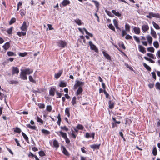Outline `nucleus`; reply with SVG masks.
I'll list each match as a JSON object with an SVG mask.
<instances>
[{
	"label": "nucleus",
	"mask_w": 160,
	"mask_h": 160,
	"mask_svg": "<svg viewBox=\"0 0 160 160\" xmlns=\"http://www.w3.org/2000/svg\"><path fill=\"white\" fill-rule=\"evenodd\" d=\"M28 25L29 23H28L26 21H24L20 29L22 31L26 32L28 30Z\"/></svg>",
	"instance_id": "f257e3e1"
},
{
	"label": "nucleus",
	"mask_w": 160,
	"mask_h": 160,
	"mask_svg": "<svg viewBox=\"0 0 160 160\" xmlns=\"http://www.w3.org/2000/svg\"><path fill=\"white\" fill-rule=\"evenodd\" d=\"M57 45L58 47L63 48L67 46V43L65 41L59 40L57 42Z\"/></svg>",
	"instance_id": "f03ea898"
},
{
	"label": "nucleus",
	"mask_w": 160,
	"mask_h": 160,
	"mask_svg": "<svg viewBox=\"0 0 160 160\" xmlns=\"http://www.w3.org/2000/svg\"><path fill=\"white\" fill-rule=\"evenodd\" d=\"M89 44L90 46V48L91 49L94 50L95 51V52H98V49L97 48L96 46L92 43V41H89Z\"/></svg>",
	"instance_id": "7ed1b4c3"
},
{
	"label": "nucleus",
	"mask_w": 160,
	"mask_h": 160,
	"mask_svg": "<svg viewBox=\"0 0 160 160\" xmlns=\"http://www.w3.org/2000/svg\"><path fill=\"white\" fill-rule=\"evenodd\" d=\"M70 2L69 0H63L62 3L60 4L61 7H63L69 4Z\"/></svg>",
	"instance_id": "20e7f679"
},
{
	"label": "nucleus",
	"mask_w": 160,
	"mask_h": 160,
	"mask_svg": "<svg viewBox=\"0 0 160 160\" xmlns=\"http://www.w3.org/2000/svg\"><path fill=\"white\" fill-rule=\"evenodd\" d=\"M19 72V69L17 67H12V74L14 75L15 74H18Z\"/></svg>",
	"instance_id": "39448f33"
},
{
	"label": "nucleus",
	"mask_w": 160,
	"mask_h": 160,
	"mask_svg": "<svg viewBox=\"0 0 160 160\" xmlns=\"http://www.w3.org/2000/svg\"><path fill=\"white\" fill-rule=\"evenodd\" d=\"M21 72L20 73V77L21 79L23 80H26L27 79V75L21 70Z\"/></svg>",
	"instance_id": "423d86ee"
},
{
	"label": "nucleus",
	"mask_w": 160,
	"mask_h": 160,
	"mask_svg": "<svg viewBox=\"0 0 160 160\" xmlns=\"http://www.w3.org/2000/svg\"><path fill=\"white\" fill-rule=\"evenodd\" d=\"M56 133L59 136H61L64 139L67 137V134L65 132H64L62 131L56 132Z\"/></svg>",
	"instance_id": "0eeeda50"
},
{
	"label": "nucleus",
	"mask_w": 160,
	"mask_h": 160,
	"mask_svg": "<svg viewBox=\"0 0 160 160\" xmlns=\"http://www.w3.org/2000/svg\"><path fill=\"white\" fill-rule=\"evenodd\" d=\"M142 29L143 32H146L149 29V27L148 24H143L142 25Z\"/></svg>",
	"instance_id": "6e6552de"
},
{
	"label": "nucleus",
	"mask_w": 160,
	"mask_h": 160,
	"mask_svg": "<svg viewBox=\"0 0 160 160\" xmlns=\"http://www.w3.org/2000/svg\"><path fill=\"white\" fill-rule=\"evenodd\" d=\"M22 70L26 75L30 74L32 73L33 72L32 70L30 69L29 68H26Z\"/></svg>",
	"instance_id": "1a4fd4ad"
},
{
	"label": "nucleus",
	"mask_w": 160,
	"mask_h": 160,
	"mask_svg": "<svg viewBox=\"0 0 160 160\" xmlns=\"http://www.w3.org/2000/svg\"><path fill=\"white\" fill-rule=\"evenodd\" d=\"M56 91V88L54 87H51L49 91V94L50 96H54L55 94V92Z\"/></svg>",
	"instance_id": "9d476101"
},
{
	"label": "nucleus",
	"mask_w": 160,
	"mask_h": 160,
	"mask_svg": "<svg viewBox=\"0 0 160 160\" xmlns=\"http://www.w3.org/2000/svg\"><path fill=\"white\" fill-rule=\"evenodd\" d=\"M63 72V70H59L58 72L55 74L54 77L56 79H58L61 76Z\"/></svg>",
	"instance_id": "9b49d317"
},
{
	"label": "nucleus",
	"mask_w": 160,
	"mask_h": 160,
	"mask_svg": "<svg viewBox=\"0 0 160 160\" xmlns=\"http://www.w3.org/2000/svg\"><path fill=\"white\" fill-rule=\"evenodd\" d=\"M10 43L9 42H6L3 46V48L5 49V50H7L10 47Z\"/></svg>",
	"instance_id": "f8f14e48"
},
{
	"label": "nucleus",
	"mask_w": 160,
	"mask_h": 160,
	"mask_svg": "<svg viewBox=\"0 0 160 160\" xmlns=\"http://www.w3.org/2000/svg\"><path fill=\"white\" fill-rule=\"evenodd\" d=\"M53 147L57 149L59 146V143L58 141L56 140H54L53 141Z\"/></svg>",
	"instance_id": "ddd939ff"
},
{
	"label": "nucleus",
	"mask_w": 160,
	"mask_h": 160,
	"mask_svg": "<svg viewBox=\"0 0 160 160\" xmlns=\"http://www.w3.org/2000/svg\"><path fill=\"white\" fill-rule=\"evenodd\" d=\"M138 47L139 51L140 52H142L143 53H144L146 52V51L144 47L140 45H139Z\"/></svg>",
	"instance_id": "4468645a"
},
{
	"label": "nucleus",
	"mask_w": 160,
	"mask_h": 160,
	"mask_svg": "<svg viewBox=\"0 0 160 160\" xmlns=\"http://www.w3.org/2000/svg\"><path fill=\"white\" fill-rule=\"evenodd\" d=\"M83 92V89L81 87H80L78 89L76 93V94L77 96H78L81 94Z\"/></svg>",
	"instance_id": "2eb2a0df"
},
{
	"label": "nucleus",
	"mask_w": 160,
	"mask_h": 160,
	"mask_svg": "<svg viewBox=\"0 0 160 160\" xmlns=\"http://www.w3.org/2000/svg\"><path fill=\"white\" fill-rule=\"evenodd\" d=\"M113 22L115 27L117 29L121 31V29L118 26V24L117 20L116 19H114L113 20Z\"/></svg>",
	"instance_id": "dca6fc26"
},
{
	"label": "nucleus",
	"mask_w": 160,
	"mask_h": 160,
	"mask_svg": "<svg viewBox=\"0 0 160 160\" xmlns=\"http://www.w3.org/2000/svg\"><path fill=\"white\" fill-rule=\"evenodd\" d=\"M134 33L137 34H139L140 32V29L138 27H135L133 28Z\"/></svg>",
	"instance_id": "f3484780"
},
{
	"label": "nucleus",
	"mask_w": 160,
	"mask_h": 160,
	"mask_svg": "<svg viewBox=\"0 0 160 160\" xmlns=\"http://www.w3.org/2000/svg\"><path fill=\"white\" fill-rule=\"evenodd\" d=\"M151 34L152 36V37L154 38H156L157 37V34L156 32L153 30V29L152 28V27H151Z\"/></svg>",
	"instance_id": "a211bd4d"
},
{
	"label": "nucleus",
	"mask_w": 160,
	"mask_h": 160,
	"mask_svg": "<svg viewBox=\"0 0 160 160\" xmlns=\"http://www.w3.org/2000/svg\"><path fill=\"white\" fill-rule=\"evenodd\" d=\"M92 2L94 3L97 9V10L98 11L99 9V7L100 6V4L99 2L97 1L94 0H92Z\"/></svg>",
	"instance_id": "6ab92c4d"
},
{
	"label": "nucleus",
	"mask_w": 160,
	"mask_h": 160,
	"mask_svg": "<svg viewBox=\"0 0 160 160\" xmlns=\"http://www.w3.org/2000/svg\"><path fill=\"white\" fill-rule=\"evenodd\" d=\"M75 82L78 87H81L83 86L84 84V82H80L78 80H76Z\"/></svg>",
	"instance_id": "aec40b11"
},
{
	"label": "nucleus",
	"mask_w": 160,
	"mask_h": 160,
	"mask_svg": "<svg viewBox=\"0 0 160 160\" xmlns=\"http://www.w3.org/2000/svg\"><path fill=\"white\" fill-rule=\"evenodd\" d=\"M108 104L109 108L112 109L114 108L115 103L111 100L109 101Z\"/></svg>",
	"instance_id": "412c9836"
},
{
	"label": "nucleus",
	"mask_w": 160,
	"mask_h": 160,
	"mask_svg": "<svg viewBox=\"0 0 160 160\" xmlns=\"http://www.w3.org/2000/svg\"><path fill=\"white\" fill-rule=\"evenodd\" d=\"M102 53L103 54L104 56L108 60H110L111 59L110 56L107 53H106L105 52H102Z\"/></svg>",
	"instance_id": "4be33fe9"
},
{
	"label": "nucleus",
	"mask_w": 160,
	"mask_h": 160,
	"mask_svg": "<svg viewBox=\"0 0 160 160\" xmlns=\"http://www.w3.org/2000/svg\"><path fill=\"white\" fill-rule=\"evenodd\" d=\"M62 148L63 153L67 156H69V154L68 151L65 148L64 146H62Z\"/></svg>",
	"instance_id": "5701e85b"
},
{
	"label": "nucleus",
	"mask_w": 160,
	"mask_h": 160,
	"mask_svg": "<svg viewBox=\"0 0 160 160\" xmlns=\"http://www.w3.org/2000/svg\"><path fill=\"white\" fill-rule=\"evenodd\" d=\"M147 40L149 44L151 45L152 43V37L149 35H148L147 37Z\"/></svg>",
	"instance_id": "b1692460"
},
{
	"label": "nucleus",
	"mask_w": 160,
	"mask_h": 160,
	"mask_svg": "<svg viewBox=\"0 0 160 160\" xmlns=\"http://www.w3.org/2000/svg\"><path fill=\"white\" fill-rule=\"evenodd\" d=\"M100 144H93L90 145V147L92 149H99Z\"/></svg>",
	"instance_id": "393cba45"
},
{
	"label": "nucleus",
	"mask_w": 160,
	"mask_h": 160,
	"mask_svg": "<svg viewBox=\"0 0 160 160\" xmlns=\"http://www.w3.org/2000/svg\"><path fill=\"white\" fill-rule=\"evenodd\" d=\"M150 14L152 17L160 18V15L159 13H154L153 12H150Z\"/></svg>",
	"instance_id": "a878e982"
},
{
	"label": "nucleus",
	"mask_w": 160,
	"mask_h": 160,
	"mask_svg": "<svg viewBox=\"0 0 160 160\" xmlns=\"http://www.w3.org/2000/svg\"><path fill=\"white\" fill-rule=\"evenodd\" d=\"M41 132L44 135H48L50 134V132L47 130L42 129L41 130Z\"/></svg>",
	"instance_id": "bb28decb"
},
{
	"label": "nucleus",
	"mask_w": 160,
	"mask_h": 160,
	"mask_svg": "<svg viewBox=\"0 0 160 160\" xmlns=\"http://www.w3.org/2000/svg\"><path fill=\"white\" fill-rule=\"evenodd\" d=\"M112 12L116 16L118 17H120L121 16V14L118 12H116L115 10H113L112 11Z\"/></svg>",
	"instance_id": "cd10ccee"
},
{
	"label": "nucleus",
	"mask_w": 160,
	"mask_h": 160,
	"mask_svg": "<svg viewBox=\"0 0 160 160\" xmlns=\"http://www.w3.org/2000/svg\"><path fill=\"white\" fill-rule=\"evenodd\" d=\"M152 23L153 27L156 29L157 30H159L160 29V27L154 21H152Z\"/></svg>",
	"instance_id": "c85d7f7f"
},
{
	"label": "nucleus",
	"mask_w": 160,
	"mask_h": 160,
	"mask_svg": "<svg viewBox=\"0 0 160 160\" xmlns=\"http://www.w3.org/2000/svg\"><path fill=\"white\" fill-rule=\"evenodd\" d=\"M65 111V114L69 118L70 116V108H66Z\"/></svg>",
	"instance_id": "c756f323"
},
{
	"label": "nucleus",
	"mask_w": 160,
	"mask_h": 160,
	"mask_svg": "<svg viewBox=\"0 0 160 160\" xmlns=\"http://www.w3.org/2000/svg\"><path fill=\"white\" fill-rule=\"evenodd\" d=\"M7 54L9 57L16 56V54L12 52L8 51L7 52Z\"/></svg>",
	"instance_id": "7c9ffc66"
},
{
	"label": "nucleus",
	"mask_w": 160,
	"mask_h": 160,
	"mask_svg": "<svg viewBox=\"0 0 160 160\" xmlns=\"http://www.w3.org/2000/svg\"><path fill=\"white\" fill-rule=\"evenodd\" d=\"M22 136H23L24 138L26 141L29 143V140L28 138V136L23 132H22Z\"/></svg>",
	"instance_id": "2f4dec72"
},
{
	"label": "nucleus",
	"mask_w": 160,
	"mask_h": 160,
	"mask_svg": "<svg viewBox=\"0 0 160 160\" xmlns=\"http://www.w3.org/2000/svg\"><path fill=\"white\" fill-rule=\"evenodd\" d=\"M125 29L127 32H129L130 31V26L128 23H126L125 25Z\"/></svg>",
	"instance_id": "473e14b6"
},
{
	"label": "nucleus",
	"mask_w": 160,
	"mask_h": 160,
	"mask_svg": "<svg viewBox=\"0 0 160 160\" xmlns=\"http://www.w3.org/2000/svg\"><path fill=\"white\" fill-rule=\"evenodd\" d=\"M76 127L79 130H83L84 128L83 126L82 125L80 124H77L76 126Z\"/></svg>",
	"instance_id": "72a5a7b5"
},
{
	"label": "nucleus",
	"mask_w": 160,
	"mask_h": 160,
	"mask_svg": "<svg viewBox=\"0 0 160 160\" xmlns=\"http://www.w3.org/2000/svg\"><path fill=\"white\" fill-rule=\"evenodd\" d=\"M74 22L79 26H80L82 25V21L79 19H75Z\"/></svg>",
	"instance_id": "f704fd0d"
},
{
	"label": "nucleus",
	"mask_w": 160,
	"mask_h": 160,
	"mask_svg": "<svg viewBox=\"0 0 160 160\" xmlns=\"http://www.w3.org/2000/svg\"><path fill=\"white\" fill-rule=\"evenodd\" d=\"M144 67L148 71H151V68L150 67L147 65L146 63H144L143 64Z\"/></svg>",
	"instance_id": "c9c22d12"
},
{
	"label": "nucleus",
	"mask_w": 160,
	"mask_h": 160,
	"mask_svg": "<svg viewBox=\"0 0 160 160\" xmlns=\"http://www.w3.org/2000/svg\"><path fill=\"white\" fill-rule=\"evenodd\" d=\"M81 39L82 40V41L84 42V43H85V39L84 37L83 36H80V38H79L78 39V41L80 42H81L82 41H81Z\"/></svg>",
	"instance_id": "e433bc0d"
},
{
	"label": "nucleus",
	"mask_w": 160,
	"mask_h": 160,
	"mask_svg": "<svg viewBox=\"0 0 160 160\" xmlns=\"http://www.w3.org/2000/svg\"><path fill=\"white\" fill-rule=\"evenodd\" d=\"M28 78H29V79L30 82H33L34 83H36V81L33 79L32 77V76L30 75L29 76Z\"/></svg>",
	"instance_id": "4c0bfd02"
},
{
	"label": "nucleus",
	"mask_w": 160,
	"mask_h": 160,
	"mask_svg": "<svg viewBox=\"0 0 160 160\" xmlns=\"http://www.w3.org/2000/svg\"><path fill=\"white\" fill-rule=\"evenodd\" d=\"M67 86V83L66 82H61L59 85V86L61 87H66Z\"/></svg>",
	"instance_id": "58836bf2"
},
{
	"label": "nucleus",
	"mask_w": 160,
	"mask_h": 160,
	"mask_svg": "<svg viewBox=\"0 0 160 160\" xmlns=\"http://www.w3.org/2000/svg\"><path fill=\"white\" fill-rule=\"evenodd\" d=\"M14 131L15 132L20 133L21 132V130L19 128L16 127V128H14Z\"/></svg>",
	"instance_id": "ea45409f"
},
{
	"label": "nucleus",
	"mask_w": 160,
	"mask_h": 160,
	"mask_svg": "<svg viewBox=\"0 0 160 160\" xmlns=\"http://www.w3.org/2000/svg\"><path fill=\"white\" fill-rule=\"evenodd\" d=\"M20 15L22 17H23L24 16L26 13L24 9L21 10L20 11Z\"/></svg>",
	"instance_id": "a19ab883"
},
{
	"label": "nucleus",
	"mask_w": 160,
	"mask_h": 160,
	"mask_svg": "<svg viewBox=\"0 0 160 160\" xmlns=\"http://www.w3.org/2000/svg\"><path fill=\"white\" fill-rule=\"evenodd\" d=\"M38 106L40 109H44L45 107V105L44 103H38Z\"/></svg>",
	"instance_id": "79ce46f5"
},
{
	"label": "nucleus",
	"mask_w": 160,
	"mask_h": 160,
	"mask_svg": "<svg viewBox=\"0 0 160 160\" xmlns=\"http://www.w3.org/2000/svg\"><path fill=\"white\" fill-rule=\"evenodd\" d=\"M26 126L28 128L32 129L35 130L36 129V127L35 126H32L30 124L26 125Z\"/></svg>",
	"instance_id": "37998d69"
},
{
	"label": "nucleus",
	"mask_w": 160,
	"mask_h": 160,
	"mask_svg": "<svg viewBox=\"0 0 160 160\" xmlns=\"http://www.w3.org/2000/svg\"><path fill=\"white\" fill-rule=\"evenodd\" d=\"M16 21V19L14 18H11L9 22V24L11 25L14 23Z\"/></svg>",
	"instance_id": "c03bdc74"
},
{
	"label": "nucleus",
	"mask_w": 160,
	"mask_h": 160,
	"mask_svg": "<svg viewBox=\"0 0 160 160\" xmlns=\"http://www.w3.org/2000/svg\"><path fill=\"white\" fill-rule=\"evenodd\" d=\"M18 55L19 56L22 57H24L27 55V53L25 52L23 53L19 52L18 53Z\"/></svg>",
	"instance_id": "a18cd8bd"
},
{
	"label": "nucleus",
	"mask_w": 160,
	"mask_h": 160,
	"mask_svg": "<svg viewBox=\"0 0 160 160\" xmlns=\"http://www.w3.org/2000/svg\"><path fill=\"white\" fill-rule=\"evenodd\" d=\"M76 98L74 96L73 97L71 101V103L73 105H74L76 104Z\"/></svg>",
	"instance_id": "49530a36"
},
{
	"label": "nucleus",
	"mask_w": 160,
	"mask_h": 160,
	"mask_svg": "<svg viewBox=\"0 0 160 160\" xmlns=\"http://www.w3.org/2000/svg\"><path fill=\"white\" fill-rule=\"evenodd\" d=\"M147 51L151 52H154V49L153 47H150L147 48Z\"/></svg>",
	"instance_id": "de8ad7c7"
},
{
	"label": "nucleus",
	"mask_w": 160,
	"mask_h": 160,
	"mask_svg": "<svg viewBox=\"0 0 160 160\" xmlns=\"http://www.w3.org/2000/svg\"><path fill=\"white\" fill-rule=\"evenodd\" d=\"M108 27L109 29L115 32V29L112 24H109L108 26Z\"/></svg>",
	"instance_id": "09e8293b"
},
{
	"label": "nucleus",
	"mask_w": 160,
	"mask_h": 160,
	"mask_svg": "<svg viewBox=\"0 0 160 160\" xmlns=\"http://www.w3.org/2000/svg\"><path fill=\"white\" fill-rule=\"evenodd\" d=\"M13 28V27H12L8 29L7 31V32L9 34H12Z\"/></svg>",
	"instance_id": "8fccbe9b"
},
{
	"label": "nucleus",
	"mask_w": 160,
	"mask_h": 160,
	"mask_svg": "<svg viewBox=\"0 0 160 160\" xmlns=\"http://www.w3.org/2000/svg\"><path fill=\"white\" fill-rule=\"evenodd\" d=\"M153 46L156 48H158L159 47V43L158 41H154L153 43Z\"/></svg>",
	"instance_id": "3c124183"
},
{
	"label": "nucleus",
	"mask_w": 160,
	"mask_h": 160,
	"mask_svg": "<svg viewBox=\"0 0 160 160\" xmlns=\"http://www.w3.org/2000/svg\"><path fill=\"white\" fill-rule=\"evenodd\" d=\"M36 119L38 122L41 123L42 124H43V121L41 118H40L38 116L37 117Z\"/></svg>",
	"instance_id": "603ef678"
},
{
	"label": "nucleus",
	"mask_w": 160,
	"mask_h": 160,
	"mask_svg": "<svg viewBox=\"0 0 160 160\" xmlns=\"http://www.w3.org/2000/svg\"><path fill=\"white\" fill-rule=\"evenodd\" d=\"M133 38L138 43H140V40L139 38L136 36H133Z\"/></svg>",
	"instance_id": "864d4df0"
},
{
	"label": "nucleus",
	"mask_w": 160,
	"mask_h": 160,
	"mask_svg": "<svg viewBox=\"0 0 160 160\" xmlns=\"http://www.w3.org/2000/svg\"><path fill=\"white\" fill-rule=\"evenodd\" d=\"M119 47L122 48L123 49H125L126 48L123 42L119 43Z\"/></svg>",
	"instance_id": "5fc2aeb1"
},
{
	"label": "nucleus",
	"mask_w": 160,
	"mask_h": 160,
	"mask_svg": "<svg viewBox=\"0 0 160 160\" xmlns=\"http://www.w3.org/2000/svg\"><path fill=\"white\" fill-rule=\"evenodd\" d=\"M38 154L41 157H43L45 155V154L44 151L42 150L39 152Z\"/></svg>",
	"instance_id": "6e6d98bb"
},
{
	"label": "nucleus",
	"mask_w": 160,
	"mask_h": 160,
	"mask_svg": "<svg viewBox=\"0 0 160 160\" xmlns=\"http://www.w3.org/2000/svg\"><path fill=\"white\" fill-rule=\"evenodd\" d=\"M52 110V107L51 105H48L46 107V110L49 112H50Z\"/></svg>",
	"instance_id": "4d7b16f0"
},
{
	"label": "nucleus",
	"mask_w": 160,
	"mask_h": 160,
	"mask_svg": "<svg viewBox=\"0 0 160 160\" xmlns=\"http://www.w3.org/2000/svg\"><path fill=\"white\" fill-rule=\"evenodd\" d=\"M60 128L61 129L63 130H64L66 131H68V129L65 126H61V127Z\"/></svg>",
	"instance_id": "13d9d810"
},
{
	"label": "nucleus",
	"mask_w": 160,
	"mask_h": 160,
	"mask_svg": "<svg viewBox=\"0 0 160 160\" xmlns=\"http://www.w3.org/2000/svg\"><path fill=\"white\" fill-rule=\"evenodd\" d=\"M132 123V121L131 119H128L126 120L125 123L126 124H128L129 125Z\"/></svg>",
	"instance_id": "bf43d9fd"
},
{
	"label": "nucleus",
	"mask_w": 160,
	"mask_h": 160,
	"mask_svg": "<svg viewBox=\"0 0 160 160\" xmlns=\"http://www.w3.org/2000/svg\"><path fill=\"white\" fill-rule=\"evenodd\" d=\"M152 153L154 156H156L157 154V150L156 147L154 148L152 150Z\"/></svg>",
	"instance_id": "052dcab7"
},
{
	"label": "nucleus",
	"mask_w": 160,
	"mask_h": 160,
	"mask_svg": "<svg viewBox=\"0 0 160 160\" xmlns=\"http://www.w3.org/2000/svg\"><path fill=\"white\" fill-rule=\"evenodd\" d=\"M156 88L157 89H160V83L159 82H157L155 85Z\"/></svg>",
	"instance_id": "680f3d73"
},
{
	"label": "nucleus",
	"mask_w": 160,
	"mask_h": 160,
	"mask_svg": "<svg viewBox=\"0 0 160 160\" xmlns=\"http://www.w3.org/2000/svg\"><path fill=\"white\" fill-rule=\"evenodd\" d=\"M71 137L72 138L75 139L76 137V135L74 133L73 131L72 130V133H71Z\"/></svg>",
	"instance_id": "e2e57ef3"
},
{
	"label": "nucleus",
	"mask_w": 160,
	"mask_h": 160,
	"mask_svg": "<svg viewBox=\"0 0 160 160\" xmlns=\"http://www.w3.org/2000/svg\"><path fill=\"white\" fill-rule=\"evenodd\" d=\"M125 38L127 40L131 39H132V37L129 35L127 34L125 37Z\"/></svg>",
	"instance_id": "0e129e2a"
},
{
	"label": "nucleus",
	"mask_w": 160,
	"mask_h": 160,
	"mask_svg": "<svg viewBox=\"0 0 160 160\" xmlns=\"http://www.w3.org/2000/svg\"><path fill=\"white\" fill-rule=\"evenodd\" d=\"M56 93L58 96L57 97V98H61L62 95V93L60 92H59L58 91L56 92Z\"/></svg>",
	"instance_id": "69168bd1"
},
{
	"label": "nucleus",
	"mask_w": 160,
	"mask_h": 160,
	"mask_svg": "<svg viewBox=\"0 0 160 160\" xmlns=\"http://www.w3.org/2000/svg\"><path fill=\"white\" fill-rule=\"evenodd\" d=\"M151 74L153 78L156 80V76L155 72H151Z\"/></svg>",
	"instance_id": "338daca9"
},
{
	"label": "nucleus",
	"mask_w": 160,
	"mask_h": 160,
	"mask_svg": "<svg viewBox=\"0 0 160 160\" xmlns=\"http://www.w3.org/2000/svg\"><path fill=\"white\" fill-rule=\"evenodd\" d=\"M127 31L125 30H122V37L124 36L125 35L127 34Z\"/></svg>",
	"instance_id": "774afa93"
}]
</instances>
